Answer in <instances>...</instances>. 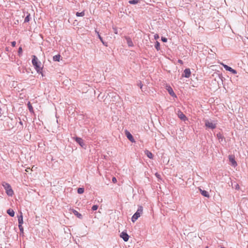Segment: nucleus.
I'll use <instances>...</instances> for the list:
<instances>
[{
  "label": "nucleus",
  "mask_w": 248,
  "mask_h": 248,
  "mask_svg": "<svg viewBox=\"0 0 248 248\" xmlns=\"http://www.w3.org/2000/svg\"><path fill=\"white\" fill-rule=\"evenodd\" d=\"M32 63L38 73H42L43 66L40 62H39L37 58L34 56H32Z\"/></svg>",
  "instance_id": "obj_1"
},
{
  "label": "nucleus",
  "mask_w": 248,
  "mask_h": 248,
  "mask_svg": "<svg viewBox=\"0 0 248 248\" xmlns=\"http://www.w3.org/2000/svg\"><path fill=\"white\" fill-rule=\"evenodd\" d=\"M2 185L4 187L6 191V193L8 196H12L14 195V191L10 184L6 182H3Z\"/></svg>",
  "instance_id": "obj_2"
},
{
  "label": "nucleus",
  "mask_w": 248,
  "mask_h": 248,
  "mask_svg": "<svg viewBox=\"0 0 248 248\" xmlns=\"http://www.w3.org/2000/svg\"><path fill=\"white\" fill-rule=\"evenodd\" d=\"M143 213V207L141 206H140L138 207V209L137 212L134 214V215L132 217V221L134 222L136 221L138 218L142 215Z\"/></svg>",
  "instance_id": "obj_3"
},
{
  "label": "nucleus",
  "mask_w": 248,
  "mask_h": 248,
  "mask_svg": "<svg viewBox=\"0 0 248 248\" xmlns=\"http://www.w3.org/2000/svg\"><path fill=\"white\" fill-rule=\"evenodd\" d=\"M205 125L207 127L212 129H215L216 127V124L215 123H214L213 122L209 121L207 120L205 121Z\"/></svg>",
  "instance_id": "obj_4"
},
{
  "label": "nucleus",
  "mask_w": 248,
  "mask_h": 248,
  "mask_svg": "<svg viewBox=\"0 0 248 248\" xmlns=\"http://www.w3.org/2000/svg\"><path fill=\"white\" fill-rule=\"evenodd\" d=\"M220 64L224 67V68L227 70V71H230L231 72H232V74H236L237 73V72L234 69H233L232 68H231V67L222 63V62H220Z\"/></svg>",
  "instance_id": "obj_5"
},
{
  "label": "nucleus",
  "mask_w": 248,
  "mask_h": 248,
  "mask_svg": "<svg viewBox=\"0 0 248 248\" xmlns=\"http://www.w3.org/2000/svg\"><path fill=\"white\" fill-rule=\"evenodd\" d=\"M177 114L181 120L184 121L187 120L186 116L180 110H178Z\"/></svg>",
  "instance_id": "obj_6"
},
{
  "label": "nucleus",
  "mask_w": 248,
  "mask_h": 248,
  "mask_svg": "<svg viewBox=\"0 0 248 248\" xmlns=\"http://www.w3.org/2000/svg\"><path fill=\"white\" fill-rule=\"evenodd\" d=\"M229 161L232 163V165L233 167H236L237 165V162L235 160L234 156L231 155L229 156Z\"/></svg>",
  "instance_id": "obj_7"
},
{
  "label": "nucleus",
  "mask_w": 248,
  "mask_h": 248,
  "mask_svg": "<svg viewBox=\"0 0 248 248\" xmlns=\"http://www.w3.org/2000/svg\"><path fill=\"white\" fill-rule=\"evenodd\" d=\"M120 237L123 238V239L125 241L127 242L128 241L129 239V235L127 234L126 232H122L120 234Z\"/></svg>",
  "instance_id": "obj_8"
},
{
  "label": "nucleus",
  "mask_w": 248,
  "mask_h": 248,
  "mask_svg": "<svg viewBox=\"0 0 248 248\" xmlns=\"http://www.w3.org/2000/svg\"><path fill=\"white\" fill-rule=\"evenodd\" d=\"M166 89L168 91V92H169V94L171 96L175 97H176L175 93H174V92L173 91V89H172V88L170 86H167Z\"/></svg>",
  "instance_id": "obj_9"
},
{
  "label": "nucleus",
  "mask_w": 248,
  "mask_h": 248,
  "mask_svg": "<svg viewBox=\"0 0 248 248\" xmlns=\"http://www.w3.org/2000/svg\"><path fill=\"white\" fill-rule=\"evenodd\" d=\"M184 74L183 75V76L186 78H188L190 77V75H191V72H190V70L189 68H186V69L185 70H184Z\"/></svg>",
  "instance_id": "obj_10"
},
{
  "label": "nucleus",
  "mask_w": 248,
  "mask_h": 248,
  "mask_svg": "<svg viewBox=\"0 0 248 248\" xmlns=\"http://www.w3.org/2000/svg\"><path fill=\"white\" fill-rule=\"evenodd\" d=\"M125 135L127 138V139L131 141V142H135L134 139L132 136V135L127 131L125 132Z\"/></svg>",
  "instance_id": "obj_11"
},
{
  "label": "nucleus",
  "mask_w": 248,
  "mask_h": 248,
  "mask_svg": "<svg viewBox=\"0 0 248 248\" xmlns=\"http://www.w3.org/2000/svg\"><path fill=\"white\" fill-rule=\"evenodd\" d=\"M75 140L81 147H83L84 146V143L81 138L77 137L75 138Z\"/></svg>",
  "instance_id": "obj_12"
},
{
  "label": "nucleus",
  "mask_w": 248,
  "mask_h": 248,
  "mask_svg": "<svg viewBox=\"0 0 248 248\" xmlns=\"http://www.w3.org/2000/svg\"><path fill=\"white\" fill-rule=\"evenodd\" d=\"M200 191L201 194L202 196H203L205 197H207V198H209L210 197L209 194L207 191L204 190H202L201 189H200Z\"/></svg>",
  "instance_id": "obj_13"
},
{
  "label": "nucleus",
  "mask_w": 248,
  "mask_h": 248,
  "mask_svg": "<svg viewBox=\"0 0 248 248\" xmlns=\"http://www.w3.org/2000/svg\"><path fill=\"white\" fill-rule=\"evenodd\" d=\"M18 223H19L18 226H19V227H21V225L23 223V216H22V213H21L20 216L18 217Z\"/></svg>",
  "instance_id": "obj_14"
},
{
  "label": "nucleus",
  "mask_w": 248,
  "mask_h": 248,
  "mask_svg": "<svg viewBox=\"0 0 248 248\" xmlns=\"http://www.w3.org/2000/svg\"><path fill=\"white\" fill-rule=\"evenodd\" d=\"M28 108L29 109V111L31 112V113H34V110H33V107L31 103L30 102H29L28 104Z\"/></svg>",
  "instance_id": "obj_15"
},
{
  "label": "nucleus",
  "mask_w": 248,
  "mask_h": 248,
  "mask_svg": "<svg viewBox=\"0 0 248 248\" xmlns=\"http://www.w3.org/2000/svg\"><path fill=\"white\" fill-rule=\"evenodd\" d=\"M145 153V154L149 158H153V155L152 153L151 152L149 151L148 150H146Z\"/></svg>",
  "instance_id": "obj_16"
},
{
  "label": "nucleus",
  "mask_w": 248,
  "mask_h": 248,
  "mask_svg": "<svg viewBox=\"0 0 248 248\" xmlns=\"http://www.w3.org/2000/svg\"><path fill=\"white\" fill-rule=\"evenodd\" d=\"M61 58L60 55H55L53 57V60L54 61L59 62Z\"/></svg>",
  "instance_id": "obj_17"
},
{
  "label": "nucleus",
  "mask_w": 248,
  "mask_h": 248,
  "mask_svg": "<svg viewBox=\"0 0 248 248\" xmlns=\"http://www.w3.org/2000/svg\"><path fill=\"white\" fill-rule=\"evenodd\" d=\"M7 213L11 216L13 217L15 216V212L12 209H8Z\"/></svg>",
  "instance_id": "obj_18"
},
{
  "label": "nucleus",
  "mask_w": 248,
  "mask_h": 248,
  "mask_svg": "<svg viewBox=\"0 0 248 248\" xmlns=\"http://www.w3.org/2000/svg\"><path fill=\"white\" fill-rule=\"evenodd\" d=\"M73 213L78 218H81L82 217V215L80 213H79L77 211L75 210H73Z\"/></svg>",
  "instance_id": "obj_19"
},
{
  "label": "nucleus",
  "mask_w": 248,
  "mask_h": 248,
  "mask_svg": "<svg viewBox=\"0 0 248 248\" xmlns=\"http://www.w3.org/2000/svg\"><path fill=\"white\" fill-rule=\"evenodd\" d=\"M155 47L157 51L160 50V43L158 41L155 42Z\"/></svg>",
  "instance_id": "obj_20"
},
{
  "label": "nucleus",
  "mask_w": 248,
  "mask_h": 248,
  "mask_svg": "<svg viewBox=\"0 0 248 248\" xmlns=\"http://www.w3.org/2000/svg\"><path fill=\"white\" fill-rule=\"evenodd\" d=\"M85 15V13L84 11L82 12H77L76 16H83Z\"/></svg>",
  "instance_id": "obj_21"
},
{
  "label": "nucleus",
  "mask_w": 248,
  "mask_h": 248,
  "mask_svg": "<svg viewBox=\"0 0 248 248\" xmlns=\"http://www.w3.org/2000/svg\"><path fill=\"white\" fill-rule=\"evenodd\" d=\"M139 2V0H132L129 1V3L132 4H135L138 3Z\"/></svg>",
  "instance_id": "obj_22"
},
{
  "label": "nucleus",
  "mask_w": 248,
  "mask_h": 248,
  "mask_svg": "<svg viewBox=\"0 0 248 248\" xmlns=\"http://www.w3.org/2000/svg\"><path fill=\"white\" fill-rule=\"evenodd\" d=\"M84 191L83 188H78V194H82Z\"/></svg>",
  "instance_id": "obj_23"
},
{
  "label": "nucleus",
  "mask_w": 248,
  "mask_h": 248,
  "mask_svg": "<svg viewBox=\"0 0 248 248\" xmlns=\"http://www.w3.org/2000/svg\"><path fill=\"white\" fill-rule=\"evenodd\" d=\"M30 15H28L25 18V20H24V21L25 22H28L30 20Z\"/></svg>",
  "instance_id": "obj_24"
},
{
  "label": "nucleus",
  "mask_w": 248,
  "mask_h": 248,
  "mask_svg": "<svg viewBox=\"0 0 248 248\" xmlns=\"http://www.w3.org/2000/svg\"><path fill=\"white\" fill-rule=\"evenodd\" d=\"M98 33V38H99V39L100 40V41L103 43V44L104 45H105L106 46H107V45L106 44H105L104 41H103V38L101 37V36H100V35L99 34L98 32H97Z\"/></svg>",
  "instance_id": "obj_25"
},
{
  "label": "nucleus",
  "mask_w": 248,
  "mask_h": 248,
  "mask_svg": "<svg viewBox=\"0 0 248 248\" xmlns=\"http://www.w3.org/2000/svg\"><path fill=\"white\" fill-rule=\"evenodd\" d=\"M127 43H128V45L129 46H133L132 42V41L129 38L127 39Z\"/></svg>",
  "instance_id": "obj_26"
},
{
  "label": "nucleus",
  "mask_w": 248,
  "mask_h": 248,
  "mask_svg": "<svg viewBox=\"0 0 248 248\" xmlns=\"http://www.w3.org/2000/svg\"><path fill=\"white\" fill-rule=\"evenodd\" d=\"M97 208H98V206L96 205H94L93 206L92 209L93 211H95L97 209Z\"/></svg>",
  "instance_id": "obj_27"
},
{
  "label": "nucleus",
  "mask_w": 248,
  "mask_h": 248,
  "mask_svg": "<svg viewBox=\"0 0 248 248\" xmlns=\"http://www.w3.org/2000/svg\"><path fill=\"white\" fill-rule=\"evenodd\" d=\"M234 188L235 189L239 190L240 189L239 185L238 184H236L234 185Z\"/></svg>",
  "instance_id": "obj_28"
},
{
  "label": "nucleus",
  "mask_w": 248,
  "mask_h": 248,
  "mask_svg": "<svg viewBox=\"0 0 248 248\" xmlns=\"http://www.w3.org/2000/svg\"><path fill=\"white\" fill-rule=\"evenodd\" d=\"M161 40L163 42H167V39L166 38H165V37H162Z\"/></svg>",
  "instance_id": "obj_29"
},
{
  "label": "nucleus",
  "mask_w": 248,
  "mask_h": 248,
  "mask_svg": "<svg viewBox=\"0 0 248 248\" xmlns=\"http://www.w3.org/2000/svg\"><path fill=\"white\" fill-rule=\"evenodd\" d=\"M154 38L156 40L159 38V35L157 34H155L154 35Z\"/></svg>",
  "instance_id": "obj_30"
},
{
  "label": "nucleus",
  "mask_w": 248,
  "mask_h": 248,
  "mask_svg": "<svg viewBox=\"0 0 248 248\" xmlns=\"http://www.w3.org/2000/svg\"><path fill=\"white\" fill-rule=\"evenodd\" d=\"M138 86L140 87V88L141 89L142 87L143 86V85L141 81H140V82L138 84Z\"/></svg>",
  "instance_id": "obj_31"
},
{
  "label": "nucleus",
  "mask_w": 248,
  "mask_h": 248,
  "mask_svg": "<svg viewBox=\"0 0 248 248\" xmlns=\"http://www.w3.org/2000/svg\"><path fill=\"white\" fill-rule=\"evenodd\" d=\"M112 181L114 183H116L117 182V179L115 177H113L112 179Z\"/></svg>",
  "instance_id": "obj_32"
},
{
  "label": "nucleus",
  "mask_w": 248,
  "mask_h": 248,
  "mask_svg": "<svg viewBox=\"0 0 248 248\" xmlns=\"http://www.w3.org/2000/svg\"><path fill=\"white\" fill-rule=\"evenodd\" d=\"M11 45L13 47H15L16 45V42L15 41H13L11 43Z\"/></svg>",
  "instance_id": "obj_33"
},
{
  "label": "nucleus",
  "mask_w": 248,
  "mask_h": 248,
  "mask_svg": "<svg viewBox=\"0 0 248 248\" xmlns=\"http://www.w3.org/2000/svg\"><path fill=\"white\" fill-rule=\"evenodd\" d=\"M22 52V47H20L18 49V53L19 54L21 53Z\"/></svg>",
  "instance_id": "obj_34"
},
{
  "label": "nucleus",
  "mask_w": 248,
  "mask_h": 248,
  "mask_svg": "<svg viewBox=\"0 0 248 248\" xmlns=\"http://www.w3.org/2000/svg\"><path fill=\"white\" fill-rule=\"evenodd\" d=\"M113 30H114V33L115 34H117V30L116 28H114Z\"/></svg>",
  "instance_id": "obj_35"
},
{
  "label": "nucleus",
  "mask_w": 248,
  "mask_h": 248,
  "mask_svg": "<svg viewBox=\"0 0 248 248\" xmlns=\"http://www.w3.org/2000/svg\"><path fill=\"white\" fill-rule=\"evenodd\" d=\"M178 62L180 63L181 64H183V61L181 60H178Z\"/></svg>",
  "instance_id": "obj_36"
},
{
  "label": "nucleus",
  "mask_w": 248,
  "mask_h": 248,
  "mask_svg": "<svg viewBox=\"0 0 248 248\" xmlns=\"http://www.w3.org/2000/svg\"><path fill=\"white\" fill-rule=\"evenodd\" d=\"M19 229H20V231H21V232H23V227H22V226H21V227H19Z\"/></svg>",
  "instance_id": "obj_37"
},
{
  "label": "nucleus",
  "mask_w": 248,
  "mask_h": 248,
  "mask_svg": "<svg viewBox=\"0 0 248 248\" xmlns=\"http://www.w3.org/2000/svg\"><path fill=\"white\" fill-rule=\"evenodd\" d=\"M30 168H27V169H26V170H26V171L28 172V171H29V170H30Z\"/></svg>",
  "instance_id": "obj_38"
},
{
  "label": "nucleus",
  "mask_w": 248,
  "mask_h": 248,
  "mask_svg": "<svg viewBox=\"0 0 248 248\" xmlns=\"http://www.w3.org/2000/svg\"><path fill=\"white\" fill-rule=\"evenodd\" d=\"M205 248H209L208 246H206Z\"/></svg>",
  "instance_id": "obj_39"
}]
</instances>
